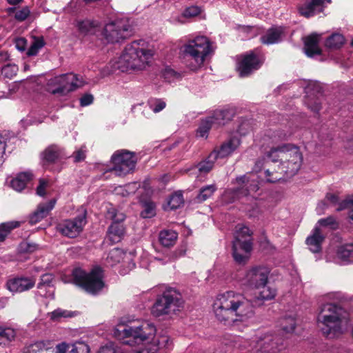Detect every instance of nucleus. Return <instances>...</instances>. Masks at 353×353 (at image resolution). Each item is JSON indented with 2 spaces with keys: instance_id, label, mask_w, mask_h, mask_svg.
<instances>
[{
  "instance_id": "55",
  "label": "nucleus",
  "mask_w": 353,
  "mask_h": 353,
  "mask_svg": "<svg viewBox=\"0 0 353 353\" xmlns=\"http://www.w3.org/2000/svg\"><path fill=\"white\" fill-rule=\"evenodd\" d=\"M53 279L51 274H44L41 277V281L37 285V288L41 289L45 286H50Z\"/></svg>"
},
{
  "instance_id": "12",
  "label": "nucleus",
  "mask_w": 353,
  "mask_h": 353,
  "mask_svg": "<svg viewBox=\"0 0 353 353\" xmlns=\"http://www.w3.org/2000/svg\"><path fill=\"white\" fill-rule=\"evenodd\" d=\"M284 347V338L280 334H263L252 342L248 353H277Z\"/></svg>"
},
{
  "instance_id": "3",
  "label": "nucleus",
  "mask_w": 353,
  "mask_h": 353,
  "mask_svg": "<svg viewBox=\"0 0 353 353\" xmlns=\"http://www.w3.org/2000/svg\"><path fill=\"white\" fill-rule=\"evenodd\" d=\"M266 156L272 162L280 161L279 168L288 176L295 175L303 163V155L299 148L292 144L272 147Z\"/></svg>"
},
{
  "instance_id": "34",
  "label": "nucleus",
  "mask_w": 353,
  "mask_h": 353,
  "mask_svg": "<svg viewBox=\"0 0 353 353\" xmlns=\"http://www.w3.org/2000/svg\"><path fill=\"white\" fill-rule=\"evenodd\" d=\"M217 190L215 184L208 185L200 189L196 199L199 202H203L210 198Z\"/></svg>"
},
{
  "instance_id": "39",
  "label": "nucleus",
  "mask_w": 353,
  "mask_h": 353,
  "mask_svg": "<svg viewBox=\"0 0 353 353\" xmlns=\"http://www.w3.org/2000/svg\"><path fill=\"white\" fill-rule=\"evenodd\" d=\"M183 203V194L181 192H176L170 196L168 201V205L170 210H175L180 208Z\"/></svg>"
},
{
  "instance_id": "29",
  "label": "nucleus",
  "mask_w": 353,
  "mask_h": 353,
  "mask_svg": "<svg viewBox=\"0 0 353 353\" xmlns=\"http://www.w3.org/2000/svg\"><path fill=\"white\" fill-rule=\"evenodd\" d=\"M32 176L30 172H21L11 180L10 186L14 190L20 192L25 188L27 183L32 179Z\"/></svg>"
},
{
  "instance_id": "33",
  "label": "nucleus",
  "mask_w": 353,
  "mask_h": 353,
  "mask_svg": "<svg viewBox=\"0 0 353 353\" xmlns=\"http://www.w3.org/2000/svg\"><path fill=\"white\" fill-rule=\"evenodd\" d=\"M216 159L215 153L212 152L204 161L196 165V168L200 173H208L212 169Z\"/></svg>"
},
{
  "instance_id": "25",
  "label": "nucleus",
  "mask_w": 353,
  "mask_h": 353,
  "mask_svg": "<svg viewBox=\"0 0 353 353\" xmlns=\"http://www.w3.org/2000/svg\"><path fill=\"white\" fill-rule=\"evenodd\" d=\"M324 239L320 229L316 227L312 234L306 239V244L311 252L317 253L321 250V244Z\"/></svg>"
},
{
  "instance_id": "31",
  "label": "nucleus",
  "mask_w": 353,
  "mask_h": 353,
  "mask_svg": "<svg viewBox=\"0 0 353 353\" xmlns=\"http://www.w3.org/2000/svg\"><path fill=\"white\" fill-rule=\"evenodd\" d=\"M16 336V331L8 327L0 326V345H6Z\"/></svg>"
},
{
  "instance_id": "45",
  "label": "nucleus",
  "mask_w": 353,
  "mask_h": 353,
  "mask_svg": "<svg viewBox=\"0 0 353 353\" xmlns=\"http://www.w3.org/2000/svg\"><path fill=\"white\" fill-rule=\"evenodd\" d=\"M236 183L239 185L245 184L250 190V193L252 192H256L259 190L258 185L254 182V179L250 180L247 176H241L236 178Z\"/></svg>"
},
{
  "instance_id": "2",
  "label": "nucleus",
  "mask_w": 353,
  "mask_h": 353,
  "mask_svg": "<svg viewBox=\"0 0 353 353\" xmlns=\"http://www.w3.org/2000/svg\"><path fill=\"white\" fill-rule=\"evenodd\" d=\"M347 321V312L341 306L332 303L323 305L317 317L321 331L327 338L341 335Z\"/></svg>"
},
{
  "instance_id": "21",
  "label": "nucleus",
  "mask_w": 353,
  "mask_h": 353,
  "mask_svg": "<svg viewBox=\"0 0 353 353\" xmlns=\"http://www.w3.org/2000/svg\"><path fill=\"white\" fill-rule=\"evenodd\" d=\"M55 203L56 199H51L47 203L39 204L37 210L30 216L29 222L30 224H36L46 217L54 208Z\"/></svg>"
},
{
  "instance_id": "26",
  "label": "nucleus",
  "mask_w": 353,
  "mask_h": 353,
  "mask_svg": "<svg viewBox=\"0 0 353 353\" xmlns=\"http://www.w3.org/2000/svg\"><path fill=\"white\" fill-rule=\"evenodd\" d=\"M282 34L283 30L281 28H270L260 39L263 44H274L281 41Z\"/></svg>"
},
{
  "instance_id": "32",
  "label": "nucleus",
  "mask_w": 353,
  "mask_h": 353,
  "mask_svg": "<svg viewBox=\"0 0 353 353\" xmlns=\"http://www.w3.org/2000/svg\"><path fill=\"white\" fill-rule=\"evenodd\" d=\"M97 25L96 21L83 20L77 22V27L80 33L85 35L95 33V29Z\"/></svg>"
},
{
  "instance_id": "27",
  "label": "nucleus",
  "mask_w": 353,
  "mask_h": 353,
  "mask_svg": "<svg viewBox=\"0 0 353 353\" xmlns=\"http://www.w3.org/2000/svg\"><path fill=\"white\" fill-rule=\"evenodd\" d=\"M249 194L250 190L243 184L239 188L227 190L224 193V197L228 201L234 202L236 199L248 196Z\"/></svg>"
},
{
  "instance_id": "1",
  "label": "nucleus",
  "mask_w": 353,
  "mask_h": 353,
  "mask_svg": "<svg viewBox=\"0 0 353 353\" xmlns=\"http://www.w3.org/2000/svg\"><path fill=\"white\" fill-rule=\"evenodd\" d=\"M216 319L228 326H234L254 316L250 301L242 294L228 291L218 296L214 304Z\"/></svg>"
},
{
  "instance_id": "20",
  "label": "nucleus",
  "mask_w": 353,
  "mask_h": 353,
  "mask_svg": "<svg viewBox=\"0 0 353 353\" xmlns=\"http://www.w3.org/2000/svg\"><path fill=\"white\" fill-rule=\"evenodd\" d=\"M240 144V139L236 137H233L223 142L219 149L214 150L212 152L215 153L216 159L225 158L236 150Z\"/></svg>"
},
{
  "instance_id": "47",
  "label": "nucleus",
  "mask_w": 353,
  "mask_h": 353,
  "mask_svg": "<svg viewBox=\"0 0 353 353\" xmlns=\"http://www.w3.org/2000/svg\"><path fill=\"white\" fill-rule=\"evenodd\" d=\"M44 45L45 42L42 38H35L27 51V55L29 57L37 55L39 50L42 48Z\"/></svg>"
},
{
  "instance_id": "58",
  "label": "nucleus",
  "mask_w": 353,
  "mask_h": 353,
  "mask_svg": "<svg viewBox=\"0 0 353 353\" xmlns=\"http://www.w3.org/2000/svg\"><path fill=\"white\" fill-rule=\"evenodd\" d=\"M201 12V9L197 6L188 8L184 11V16L188 17H196Z\"/></svg>"
},
{
  "instance_id": "16",
  "label": "nucleus",
  "mask_w": 353,
  "mask_h": 353,
  "mask_svg": "<svg viewBox=\"0 0 353 353\" xmlns=\"http://www.w3.org/2000/svg\"><path fill=\"white\" fill-rule=\"evenodd\" d=\"M269 271L265 267L255 266L249 269L244 277V284L251 288L260 289L268 281Z\"/></svg>"
},
{
  "instance_id": "30",
  "label": "nucleus",
  "mask_w": 353,
  "mask_h": 353,
  "mask_svg": "<svg viewBox=\"0 0 353 353\" xmlns=\"http://www.w3.org/2000/svg\"><path fill=\"white\" fill-rule=\"evenodd\" d=\"M177 238L178 234L175 231L171 230H162L159 234V242L164 247L174 245Z\"/></svg>"
},
{
  "instance_id": "8",
  "label": "nucleus",
  "mask_w": 353,
  "mask_h": 353,
  "mask_svg": "<svg viewBox=\"0 0 353 353\" xmlns=\"http://www.w3.org/2000/svg\"><path fill=\"white\" fill-rule=\"evenodd\" d=\"M72 277L74 284L92 294H97L104 286L99 268H94L90 273L81 268H75L72 272Z\"/></svg>"
},
{
  "instance_id": "40",
  "label": "nucleus",
  "mask_w": 353,
  "mask_h": 353,
  "mask_svg": "<svg viewBox=\"0 0 353 353\" xmlns=\"http://www.w3.org/2000/svg\"><path fill=\"white\" fill-rule=\"evenodd\" d=\"M259 292V295L256 296L257 299L259 300H271L274 299L276 296V290L270 286H268L267 284H265L264 286H261Z\"/></svg>"
},
{
  "instance_id": "4",
  "label": "nucleus",
  "mask_w": 353,
  "mask_h": 353,
  "mask_svg": "<svg viewBox=\"0 0 353 353\" xmlns=\"http://www.w3.org/2000/svg\"><path fill=\"white\" fill-rule=\"evenodd\" d=\"M152 56V52L145 48L144 41H134L125 46L122 54L115 62L114 68L123 72L130 70H141Z\"/></svg>"
},
{
  "instance_id": "61",
  "label": "nucleus",
  "mask_w": 353,
  "mask_h": 353,
  "mask_svg": "<svg viewBox=\"0 0 353 353\" xmlns=\"http://www.w3.org/2000/svg\"><path fill=\"white\" fill-rule=\"evenodd\" d=\"M73 157L74 162H80L83 161L85 158V150L83 149V147L75 151L73 153Z\"/></svg>"
},
{
  "instance_id": "53",
  "label": "nucleus",
  "mask_w": 353,
  "mask_h": 353,
  "mask_svg": "<svg viewBox=\"0 0 353 353\" xmlns=\"http://www.w3.org/2000/svg\"><path fill=\"white\" fill-rule=\"evenodd\" d=\"M166 106V103L162 99H154L150 101V107L155 113L159 112Z\"/></svg>"
},
{
  "instance_id": "49",
  "label": "nucleus",
  "mask_w": 353,
  "mask_h": 353,
  "mask_svg": "<svg viewBox=\"0 0 353 353\" xmlns=\"http://www.w3.org/2000/svg\"><path fill=\"white\" fill-rule=\"evenodd\" d=\"M143 210L141 212V216L144 218H151L155 215V206L152 202L144 203Z\"/></svg>"
},
{
  "instance_id": "6",
  "label": "nucleus",
  "mask_w": 353,
  "mask_h": 353,
  "mask_svg": "<svg viewBox=\"0 0 353 353\" xmlns=\"http://www.w3.org/2000/svg\"><path fill=\"white\" fill-rule=\"evenodd\" d=\"M183 304L181 294L174 288H168L157 299L152 307V314L156 317L174 314Z\"/></svg>"
},
{
  "instance_id": "23",
  "label": "nucleus",
  "mask_w": 353,
  "mask_h": 353,
  "mask_svg": "<svg viewBox=\"0 0 353 353\" xmlns=\"http://www.w3.org/2000/svg\"><path fill=\"white\" fill-rule=\"evenodd\" d=\"M90 353L89 346L82 342H78L74 344H68L66 343H61L56 346L57 353Z\"/></svg>"
},
{
  "instance_id": "56",
  "label": "nucleus",
  "mask_w": 353,
  "mask_h": 353,
  "mask_svg": "<svg viewBox=\"0 0 353 353\" xmlns=\"http://www.w3.org/2000/svg\"><path fill=\"white\" fill-rule=\"evenodd\" d=\"M264 174L266 181L269 183H275L281 178L276 172H271L268 168L265 170Z\"/></svg>"
},
{
  "instance_id": "13",
  "label": "nucleus",
  "mask_w": 353,
  "mask_h": 353,
  "mask_svg": "<svg viewBox=\"0 0 353 353\" xmlns=\"http://www.w3.org/2000/svg\"><path fill=\"white\" fill-rule=\"evenodd\" d=\"M83 83L79 80L77 75L73 73L61 74L48 81V91L52 94L65 95L70 92L82 86Z\"/></svg>"
},
{
  "instance_id": "64",
  "label": "nucleus",
  "mask_w": 353,
  "mask_h": 353,
  "mask_svg": "<svg viewBox=\"0 0 353 353\" xmlns=\"http://www.w3.org/2000/svg\"><path fill=\"white\" fill-rule=\"evenodd\" d=\"M330 205L327 201H325V197L324 199L321 200L317 205L316 211L319 214H322L324 213V211L326 208Z\"/></svg>"
},
{
  "instance_id": "9",
  "label": "nucleus",
  "mask_w": 353,
  "mask_h": 353,
  "mask_svg": "<svg viewBox=\"0 0 353 353\" xmlns=\"http://www.w3.org/2000/svg\"><path fill=\"white\" fill-rule=\"evenodd\" d=\"M123 343L134 345L151 339L156 333L152 323L142 322L138 325H126L119 330Z\"/></svg>"
},
{
  "instance_id": "51",
  "label": "nucleus",
  "mask_w": 353,
  "mask_h": 353,
  "mask_svg": "<svg viewBox=\"0 0 353 353\" xmlns=\"http://www.w3.org/2000/svg\"><path fill=\"white\" fill-rule=\"evenodd\" d=\"M345 209L351 210L349 217L353 220V196H350L341 201L339 203V207L337 208V211H341Z\"/></svg>"
},
{
  "instance_id": "35",
  "label": "nucleus",
  "mask_w": 353,
  "mask_h": 353,
  "mask_svg": "<svg viewBox=\"0 0 353 353\" xmlns=\"http://www.w3.org/2000/svg\"><path fill=\"white\" fill-rule=\"evenodd\" d=\"M345 39L342 34H333L325 41V46L331 49L340 48L344 43Z\"/></svg>"
},
{
  "instance_id": "54",
  "label": "nucleus",
  "mask_w": 353,
  "mask_h": 353,
  "mask_svg": "<svg viewBox=\"0 0 353 353\" xmlns=\"http://www.w3.org/2000/svg\"><path fill=\"white\" fill-rule=\"evenodd\" d=\"M318 223L321 226H329L332 229H336L337 228V223L336 222L335 219L332 216L319 220Z\"/></svg>"
},
{
  "instance_id": "15",
  "label": "nucleus",
  "mask_w": 353,
  "mask_h": 353,
  "mask_svg": "<svg viewBox=\"0 0 353 353\" xmlns=\"http://www.w3.org/2000/svg\"><path fill=\"white\" fill-rule=\"evenodd\" d=\"M86 214V210H83L75 218L63 221L57 226L59 232L69 238L78 236L87 223Z\"/></svg>"
},
{
  "instance_id": "5",
  "label": "nucleus",
  "mask_w": 353,
  "mask_h": 353,
  "mask_svg": "<svg viewBox=\"0 0 353 353\" xmlns=\"http://www.w3.org/2000/svg\"><path fill=\"white\" fill-rule=\"evenodd\" d=\"M252 232L247 226H236L234 239L232 241V256L239 265H245L250 259L253 248Z\"/></svg>"
},
{
  "instance_id": "41",
  "label": "nucleus",
  "mask_w": 353,
  "mask_h": 353,
  "mask_svg": "<svg viewBox=\"0 0 353 353\" xmlns=\"http://www.w3.org/2000/svg\"><path fill=\"white\" fill-rule=\"evenodd\" d=\"M123 255V254L120 249L114 248L108 254L106 261L110 265L113 266L122 260Z\"/></svg>"
},
{
  "instance_id": "36",
  "label": "nucleus",
  "mask_w": 353,
  "mask_h": 353,
  "mask_svg": "<svg viewBox=\"0 0 353 353\" xmlns=\"http://www.w3.org/2000/svg\"><path fill=\"white\" fill-rule=\"evenodd\" d=\"M337 256L343 260H349L353 262V245L346 244L339 248Z\"/></svg>"
},
{
  "instance_id": "28",
  "label": "nucleus",
  "mask_w": 353,
  "mask_h": 353,
  "mask_svg": "<svg viewBox=\"0 0 353 353\" xmlns=\"http://www.w3.org/2000/svg\"><path fill=\"white\" fill-rule=\"evenodd\" d=\"M234 112L230 110H216L214 112L210 119L214 120L213 123L217 126L224 125L228 121H230L234 117Z\"/></svg>"
},
{
  "instance_id": "10",
  "label": "nucleus",
  "mask_w": 353,
  "mask_h": 353,
  "mask_svg": "<svg viewBox=\"0 0 353 353\" xmlns=\"http://www.w3.org/2000/svg\"><path fill=\"white\" fill-rule=\"evenodd\" d=\"M133 29L126 19H117L106 23L101 34L109 43H117L132 34Z\"/></svg>"
},
{
  "instance_id": "17",
  "label": "nucleus",
  "mask_w": 353,
  "mask_h": 353,
  "mask_svg": "<svg viewBox=\"0 0 353 353\" xmlns=\"http://www.w3.org/2000/svg\"><path fill=\"white\" fill-rule=\"evenodd\" d=\"M36 283V278L34 276H16L10 279L6 282L7 289L12 293H21L28 291L33 288Z\"/></svg>"
},
{
  "instance_id": "62",
  "label": "nucleus",
  "mask_w": 353,
  "mask_h": 353,
  "mask_svg": "<svg viewBox=\"0 0 353 353\" xmlns=\"http://www.w3.org/2000/svg\"><path fill=\"white\" fill-rule=\"evenodd\" d=\"M94 100V97L90 94H84L81 99H80V105L83 107L89 105L92 103Z\"/></svg>"
},
{
  "instance_id": "63",
  "label": "nucleus",
  "mask_w": 353,
  "mask_h": 353,
  "mask_svg": "<svg viewBox=\"0 0 353 353\" xmlns=\"http://www.w3.org/2000/svg\"><path fill=\"white\" fill-rule=\"evenodd\" d=\"M325 201H328L330 205H335L336 204L339 205V203H341L339 202V197L336 194L332 193H327L325 195Z\"/></svg>"
},
{
  "instance_id": "7",
  "label": "nucleus",
  "mask_w": 353,
  "mask_h": 353,
  "mask_svg": "<svg viewBox=\"0 0 353 353\" xmlns=\"http://www.w3.org/2000/svg\"><path fill=\"white\" fill-rule=\"evenodd\" d=\"M211 52L212 49L210 40L204 36L190 39L183 46L185 57L194 62L193 69L202 65L206 57Z\"/></svg>"
},
{
  "instance_id": "38",
  "label": "nucleus",
  "mask_w": 353,
  "mask_h": 353,
  "mask_svg": "<svg viewBox=\"0 0 353 353\" xmlns=\"http://www.w3.org/2000/svg\"><path fill=\"white\" fill-rule=\"evenodd\" d=\"M296 319L291 316H286L281 320L280 325L283 331L286 333L292 332L296 327Z\"/></svg>"
},
{
  "instance_id": "18",
  "label": "nucleus",
  "mask_w": 353,
  "mask_h": 353,
  "mask_svg": "<svg viewBox=\"0 0 353 353\" xmlns=\"http://www.w3.org/2000/svg\"><path fill=\"white\" fill-rule=\"evenodd\" d=\"M330 3L331 0H303L299 6V12L301 15L309 18L323 12Z\"/></svg>"
},
{
  "instance_id": "48",
  "label": "nucleus",
  "mask_w": 353,
  "mask_h": 353,
  "mask_svg": "<svg viewBox=\"0 0 353 353\" xmlns=\"http://www.w3.org/2000/svg\"><path fill=\"white\" fill-rule=\"evenodd\" d=\"M19 226V223L17 221L2 223L0 224V234H4L6 239L11 231Z\"/></svg>"
},
{
  "instance_id": "43",
  "label": "nucleus",
  "mask_w": 353,
  "mask_h": 353,
  "mask_svg": "<svg viewBox=\"0 0 353 353\" xmlns=\"http://www.w3.org/2000/svg\"><path fill=\"white\" fill-rule=\"evenodd\" d=\"M18 66L14 63H7L1 68V75L3 78L12 79L17 74Z\"/></svg>"
},
{
  "instance_id": "42",
  "label": "nucleus",
  "mask_w": 353,
  "mask_h": 353,
  "mask_svg": "<svg viewBox=\"0 0 353 353\" xmlns=\"http://www.w3.org/2000/svg\"><path fill=\"white\" fill-rule=\"evenodd\" d=\"M214 120L210 117L203 120L201 123L200 126L197 130V134L201 137H207L208 135L209 130L213 125Z\"/></svg>"
},
{
  "instance_id": "14",
  "label": "nucleus",
  "mask_w": 353,
  "mask_h": 353,
  "mask_svg": "<svg viewBox=\"0 0 353 353\" xmlns=\"http://www.w3.org/2000/svg\"><path fill=\"white\" fill-rule=\"evenodd\" d=\"M107 218L112 220L108 230L107 237L112 244L119 243L125 234V228L123 221L125 219V215L111 207L108 210Z\"/></svg>"
},
{
  "instance_id": "24",
  "label": "nucleus",
  "mask_w": 353,
  "mask_h": 353,
  "mask_svg": "<svg viewBox=\"0 0 353 353\" xmlns=\"http://www.w3.org/2000/svg\"><path fill=\"white\" fill-rule=\"evenodd\" d=\"M319 37L320 35L314 33L305 38L304 50L308 57H312L321 53L319 46Z\"/></svg>"
},
{
  "instance_id": "59",
  "label": "nucleus",
  "mask_w": 353,
  "mask_h": 353,
  "mask_svg": "<svg viewBox=\"0 0 353 353\" xmlns=\"http://www.w3.org/2000/svg\"><path fill=\"white\" fill-rule=\"evenodd\" d=\"M97 353H122L120 349L113 345H105L100 348Z\"/></svg>"
},
{
  "instance_id": "57",
  "label": "nucleus",
  "mask_w": 353,
  "mask_h": 353,
  "mask_svg": "<svg viewBox=\"0 0 353 353\" xmlns=\"http://www.w3.org/2000/svg\"><path fill=\"white\" fill-rule=\"evenodd\" d=\"M48 181L40 179L39 184L37 188V194L40 196H44L46 195V188L48 186Z\"/></svg>"
},
{
  "instance_id": "11",
  "label": "nucleus",
  "mask_w": 353,
  "mask_h": 353,
  "mask_svg": "<svg viewBox=\"0 0 353 353\" xmlns=\"http://www.w3.org/2000/svg\"><path fill=\"white\" fill-rule=\"evenodd\" d=\"M137 161L134 153L126 150H117L111 157L113 166L109 171L119 176H125L134 171Z\"/></svg>"
},
{
  "instance_id": "52",
  "label": "nucleus",
  "mask_w": 353,
  "mask_h": 353,
  "mask_svg": "<svg viewBox=\"0 0 353 353\" xmlns=\"http://www.w3.org/2000/svg\"><path fill=\"white\" fill-rule=\"evenodd\" d=\"M30 14V10L28 6L23 7L20 10H17L14 14V19L19 21H23Z\"/></svg>"
},
{
  "instance_id": "22",
  "label": "nucleus",
  "mask_w": 353,
  "mask_h": 353,
  "mask_svg": "<svg viewBox=\"0 0 353 353\" xmlns=\"http://www.w3.org/2000/svg\"><path fill=\"white\" fill-rule=\"evenodd\" d=\"M43 161L48 163L64 159L66 155L63 150L57 145H51L48 146L41 154Z\"/></svg>"
},
{
  "instance_id": "50",
  "label": "nucleus",
  "mask_w": 353,
  "mask_h": 353,
  "mask_svg": "<svg viewBox=\"0 0 353 353\" xmlns=\"http://www.w3.org/2000/svg\"><path fill=\"white\" fill-rule=\"evenodd\" d=\"M39 249V245L32 242L24 241L20 243L19 250L20 252L32 253Z\"/></svg>"
},
{
  "instance_id": "60",
  "label": "nucleus",
  "mask_w": 353,
  "mask_h": 353,
  "mask_svg": "<svg viewBox=\"0 0 353 353\" xmlns=\"http://www.w3.org/2000/svg\"><path fill=\"white\" fill-rule=\"evenodd\" d=\"M7 138L0 134V163L3 161V156L5 154L6 148Z\"/></svg>"
},
{
  "instance_id": "44",
  "label": "nucleus",
  "mask_w": 353,
  "mask_h": 353,
  "mask_svg": "<svg viewBox=\"0 0 353 353\" xmlns=\"http://www.w3.org/2000/svg\"><path fill=\"white\" fill-rule=\"evenodd\" d=\"M266 137L270 139L272 143L276 144L280 141L286 140L288 136L283 130H278L275 131H269L266 134Z\"/></svg>"
},
{
  "instance_id": "19",
  "label": "nucleus",
  "mask_w": 353,
  "mask_h": 353,
  "mask_svg": "<svg viewBox=\"0 0 353 353\" xmlns=\"http://www.w3.org/2000/svg\"><path fill=\"white\" fill-rule=\"evenodd\" d=\"M261 65V62L254 52H250L243 57L239 61L237 67L239 76L245 77L250 75L253 71L258 70Z\"/></svg>"
},
{
  "instance_id": "37",
  "label": "nucleus",
  "mask_w": 353,
  "mask_h": 353,
  "mask_svg": "<svg viewBox=\"0 0 353 353\" xmlns=\"http://www.w3.org/2000/svg\"><path fill=\"white\" fill-rule=\"evenodd\" d=\"M48 343L44 341H37L26 347L23 353H43L48 349Z\"/></svg>"
},
{
  "instance_id": "46",
  "label": "nucleus",
  "mask_w": 353,
  "mask_h": 353,
  "mask_svg": "<svg viewBox=\"0 0 353 353\" xmlns=\"http://www.w3.org/2000/svg\"><path fill=\"white\" fill-rule=\"evenodd\" d=\"M185 254V250L182 248H179L175 250L174 251H172L168 254L165 259H161L156 257L155 259L157 261H159L160 262H162L163 264H165L168 262H170L172 261L176 260L180 256H182Z\"/></svg>"
}]
</instances>
